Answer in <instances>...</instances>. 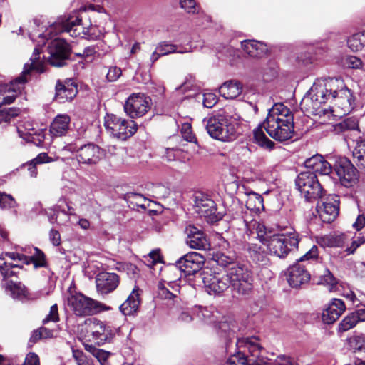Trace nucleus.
<instances>
[{
    "label": "nucleus",
    "instance_id": "f257e3e1",
    "mask_svg": "<svg viewBox=\"0 0 365 365\" xmlns=\"http://www.w3.org/2000/svg\"><path fill=\"white\" fill-rule=\"evenodd\" d=\"M329 101L340 108L343 115L352 110L351 91L341 78L317 80L304 96L300 106L305 112L319 114L325 111L322 106Z\"/></svg>",
    "mask_w": 365,
    "mask_h": 365
},
{
    "label": "nucleus",
    "instance_id": "f03ea898",
    "mask_svg": "<svg viewBox=\"0 0 365 365\" xmlns=\"http://www.w3.org/2000/svg\"><path fill=\"white\" fill-rule=\"evenodd\" d=\"M293 115L282 103H275L270 109L266 119L254 130L255 143L259 146L272 149L274 143L264 134L263 129L273 139L283 142L292 138L294 134Z\"/></svg>",
    "mask_w": 365,
    "mask_h": 365
},
{
    "label": "nucleus",
    "instance_id": "7ed1b4c3",
    "mask_svg": "<svg viewBox=\"0 0 365 365\" xmlns=\"http://www.w3.org/2000/svg\"><path fill=\"white\" fill-rule=\"evenodd\" d=\"M41 53L40 48L36 46L29 59L30 62L25 63L21 74L9 83L0 85V93L4 96L0 105L4 106L14 103L18 93L21 92L28 81L31 71H36L39 73L44 72L45 63L41 58Z\"/></svg>",
    "mask_w": 365,
    "mask_h": 365
},
{
    "label": "nucleus",
    "instance_id": "20e7f679",
    "mask_svg": "<svg viewBox=\"0 0 365 365\" xmlns=\"http://www.w3.org/2000/svg\"><path fill=\"white\" fill-rule=\"evenodd\" d=\"M92 29L91 23L88 26L82 24V17L80 16L79 11H75L66 16H61L51 26L49 29L43 33L38 34V36L41 39L38 44H44L45 40L53 31L55 34L66 32L73 37L82 36L85 38H93Z\"/></svg>",
    "mask_w": 365,
    "mask_h": 365
},
{
    "label": "nucleus",
    "instance_id": "39448f33",
    "mask_svg": "<svg viewBox=\"0 0 365 365\" xmlns=\"http://www.w3.org/2000/svg\"><path fill=\"white\" fill-rule=\"evenodd\" d=\"M236 346L240 351L227 360L228 365H266L260 358L262 346L257 336L239 339Z\"/></svg>",
    "mask_w": 365,
    "mask_h": 365
},
{
    "label": "nucleus",
    "instance_id": "423d86ee",
    "mask_svg": "<svg viewBox=\"0 0 365 365\" xmlns=\"http://www.w3.org/2000/svg\"><path fill=\"white\" fill-rule=\"evenodd\" d=\"M203 124L208 135L213 139L230 142L237 136L235 124L229 115L223 113L204 118Z\"/></svg>",
    "mask_w": 365,
    "mask_h": 365
},
{
    "label": "nucleus",
    "instance_id": "0eeeda50",
    "mask_svg": "<svg viewBox=\"0 0 365 365\" xmlns=\"http://www.w3.org/2000/svg\"><path fill=\"white\" fill-rule=\"evenodd\" d=\"M299 241V234L295 230H292L272 235L266 246L271 255L279 259H284L290 252L298 249Z\"/></svg>",
    "mask_w": 365,
    "mask_h": 365
},
{
    "label": "nucleus",
    "instance_id": "6e6552de",
    "mask_svg": "<svg viewBox=\"0 0 365 365\" xmlns=\"http://www.w3.org/2000/svg\"><path fill=\"white\" fill-rule=\"evenodd\" d=\"M227 274L234 297L249 294L253 288V278L246 267L234 264L228 269Z\"/></svg>",
    "mask_w": 365,
    "mask_h": 365
},
{
    "label": "nucleus",
    "instance_id": "1a4fd4ad",
    "mask_svg": "<svg viewBox=\"0 0 365 365\" xmlns=\"http://www.w3.org/2000/svg\"><path fill=\"white\" fill-rule=\"evenodd\" d=\"M104 124L108 132L120 140L130 138L138 129V125L134 120H126L114 114L108 115Z\"/></svg>",
    "mask_w": 365,
    "mask_h": 365
},
{
    "label": "nucleus",
    "instance_id": "9d476101",
    "mask_svg": "<svg viewBox=\"0 0 365 365\" xmlns=\"http://www.w3.org/2000/svg\"><path fill=\"white\" fill-rule=\"evenodd\" d=\"M295 184L297 190L307 201H312L322 197L324 191L322 187L317 175L311 171L300 173L295 180Z\"/></svg>",
    "mask_w": 365,
    "mask_h": 365
},
{
    "label": "nucleus",
    "instance_id": "9b49d317",
    "mask_svg": "<svg viewBox=\"0 0 365 365\" xmlns=\"http://www.w3.org/2000/svg\"><path fill=\"white\" fill-rule=\"evenodd\" d=\"M151 98L143 93L130 94L124 103V111L131 118L145 115L151 108Z\"/></svg>",
    "mask_w": 365,
    "mask_h": 365
},
{
    "label": "nucleus",
    "instance_id": "f8f14e48",
    "mask_svg": "<svg viewBox=\"0 0 365 365\" xmlns=\"http://www.w3.org/2000/svg\"><path fill=\"white\" fill-rule=\"evenodd\" d=\"M334 169L343 186L351 187L358 182V171L348 158H339L336 160Z\"/></svg>",
    "mask_w": 365,
    "mask_h": 365
},
{
    "label": "nucleus",
    "instance_id": "ddd939ff",
    "mask_svg": "<svg viewBox=\"0 0 365 365\" xmlns=\"http://www.w3.org/2000/svg\"><path fill=\"white\" fill-rule=\"evenodd\" d=\"M97 301L81 293L68 297V305L73 313L80 317L96 314Z\"/></svg>",
    "mask_w": 365,
    "mask_h": 365
},
{
    "label": "nucleus",
    "instance_id": "4468645a",
    "mask_svg": "<svg viewBox=\"0 0 365 365\" xmlns=\"http://www.w3.org/2000/svg\"><path fill=\"white\" fill-rule=\"evenodd\" d=\"M48 62L51 66L62 67L66 65L71 54V48L66 41L60 38L55 39L48 46Z\"/></svg>",
    "mask_w": 365,
    "mask_h": 365
},
{
    "label": "nucleus",
    "instance_id": "2eb2a0df",
    "mask_svg": "<svg viewBox=\"0 0 365 365\" xmlns=\"http://www.w3.org/2000/svg\"><path fill=\"white\" fill-rule=\"evenodd\" d=\"M195 207L196 212L207 219L208 222H214L220 219L216 212L215 201L203 192H197L195 195Z\"/></svg>",
    "mask_w": 365,
    "mask_h": 365
},
{
    "label": "nucleus",
    "instance_id": "dca6fc26",
    "mask_svg": "<svg viewBox=\"0 0 365 365\" xmlns=\"http://www.w3.org/2000/svg\"><path fill=\"white\" fill-rule=\"evenodd\" d=\"M204 262L205 258L202 255L191 252L181 257L174 267L184 273L185 276L193 275L202 269Z\"/></svg>",
    "mask_w": 365,
    "mask_h": 365
},
{
    "label": "nucleus",
    "instance_id": "f3484780",
    "mask_svg": "<svg viewBox=\"0 0 365 365\" xmlns=\"http://www.w3.org/2000/svg\"><path fill=\"white\" fill-rule=\"evenodd\" d=\"M317 212L321 220L326 223L333 222L339 215V198L338 195H329L318 202Z\"/></svg>",
    "mask_w": 365,
    "mask_h": 365
},
{
    "label": "nucleus",
    "instance_id": "a211bd4d",
    "mask_svg": "<svg viewBox=\"0 0 365 365\" xmlns=\"http://www.w3.org/2000/svg\"><path fill=\"white\" fill-rule=\"evenodd\" d=\"M93 327L91 336L93 340L98 344L110 342L120 329V327H113L108 323L96 319H93Z\"/></svg>",
    "mask_w": 365,
    "mask_h": 365
},
{
    "label": "nucleus",
    "instance_id": "6ab92c4d",
    "mask_svg": "<svg viewBox=\"0 0 365 365\" xmlns=\"http://www.w3.org/2000/svg\"><path fill=\"white\" fill-rule=\"evenodd\" d=\"M203 283L207 292L214 294H220L231 288L230 278L227 274H222L215 273L214 274H205L202 277Z\"/></svg>",
    "mask_w": 365,
    "mask_h": 365
},
{
    "label": "nucleus",
    "instance_id": "aec40b11",
    "mask_svg": "<svg viewBox=\"0 0 365 365\" xmlns=\"http://www.w3.org/2000/svg\"><path fill=\"white\" fill-rule=\"evenodd\" d=\"M119 283V276L115 273L101 272L96 277V290L101 294L113 292L118 287Z\"/></svg>",
    "mask_w": 365,
    "mask_h": 365
},
{
    "label": "nucleus",
    "instance_id": "412c9836",
    "mask_svg": "<svg viewBox=\"0 0 365 365\" xmlns=\"http://www.w3.org/2000/svg\"><path fill=\"white\" fill-rule=\"evenodd\" d=\"M102 155V150L93 143L81 145L77 150L76 158L79 163L83 164H96Z\"/></svg>",
    "mask_w": 365,
    "mask_h": 365
},
{
    "label": "nucleus",
    "instance_id": "4be33fe9",
    "mask_svg": "<svg viewBox=\"0 0 365 365\" xmlns=\"http://www.w3.org/2000/svg\"><path fill=\"white\" fill-rule=\"evenodd\" d=\"M287 281L292 288H299L307 284L310 280V274L299 263H296L288 269Z\"/></svg>",
    "mask_w": 365,
    "mask_h": 365
},
{
    "label": "nucleus",
    "instance_id": "5701e85b",
    "mask_svg": "<svg viewBox=\"0 0 365 365\" xmlns=\"http://www.w3.org/2000/svg\"><path fill=\"white\" fill-rule=\"evenodd\" d=\"M187 235L186 243L192 249L207 250L210 247L209 242L205 233L192 225H189L185 229Z\"/></svg>",
    "mask_w": 365,
    "mask_h": 365
},
{
    "label": "nucleus",
    "instance_id": "b1692460",
    "mask_svg": "<svg viewBox=\"0 0 365 365\" xmlns=\"http://www.w3.org/2000/svg\"><path fill=\"white\" fill-rule=\"evenodd\" d=\"M345 309L346 306L343 300L333 299L327 308L322 312V321L327 324H333L339 318Z\"/></svg>",
    "mask_w": 365,
    "mask_h": 365
},
{
    "label": "nucleus",
    "instance_id": "393cba45",
    "mask_svg": "<svg viewBox=\"0 0 365 365\" xmlns=\"http://www.w3.org/2000/svg\"><path fill=\"white\" fill-rule=\"evenodd\" d=\"M77 93V87L73 83L68 81L63 83L58 81L56 85L55 100L60 103H63L73 100Z\"/></svg>",
    "mask_w": 365,
    "mask_h": 365
},
{
    "label": "nucleus",
    "instance_id": "a878e982",
    "mask_svg": "<svg viewBox=\"0 0 365 365\" xmlns=\"http://www.w3.org/2000/svg\"><path fill=\"white\" fill-rule=\"evenodd\" d=\"M140 304V289L135 286L127 299L119 307V309L123 315L131 316L138 312Z\"/></svg>",
    "mask_w": 365,
    "mask_h": 365
},
{
    "label": "nucleus",
    "instance_id": "bb28decb",
    "mask_svg": "<svg viewBox=\"0 0 365 365\" xmlns=\"http://www.w3.org/2000/svg\"><path fill=\"white\" fill-rule=\"evenodd\" d=\"M70 117L66 114L58 115L50 125L49 133L51 137H61L65 135L69 128Z\"/></svg>",
    "mask_w": 365,
    "mask_h": 365
},
{
    "label": "nucleus",
    "instance_id": "cd10ccee",
    "mask_svg": "<svg viewBox=\"0 0 365 365\" xmlns=\"http://www.w3.org/2000/svg\"><path fill=\"white\" fill-rule=\"evenodd\" d=\"M243 222L247 230H250L252 228L255 229L257 232V238L261 243L267 245L269 237L272 236V235H271L270 232H268L267 231V228L264 225L252 219L250 220L247 217H245L243 219Z\"/></svg>",
    "mask_w": 365,
    "mask_h": 365
},
{
    "label": "nucleus",
    "instance_id": "c85d7f7f",
    "mask_svg": "<svg viewBox=\"0 0 365 365\" xmlns=\"http://www.w3.org/2000/svg\"><path fill=\"white\" fill-rule=\"evenodd\" d=\"M242 49L250 56L259 58L267 52V47L263 43L254 40H245L241 42Z\"/></svg>",
    "mask_w": 365,
    "mask_h": 365
},
{
    "label": "nucleus",
    "instance_id": "c756f323",
    "mask_svg": "<svg viewBox=\"0 0 365 365\" xmlns=\"http://www.w3.org/2000/svg\"><path fill=\"white\" fill-rule=\"evenodd\" d=\"M53 159L46 153H39L35 158L23 164L21 169H27L28 173L31 178H36L38 175L37 165L52 162Z\"/></svg>",
    "mask_w": 365,
    "mask_h": 365
},
{
    "label": "nucleus",
    "instance_id": "7c9ffc66",
    "mask_svg": "<svg viewBox=\"0 0 365 365\" xmlns=\"http://www.w3.org/2000/svg\"><path fill=\"white\" fill-rule=\"evenodd\" d=\"M242 91V86L238 81H230L224 83L220 87V93L226 99H234Z\"/></svg>",
    "mask_w": 365,
    "mask_h": 365
},
{
    "label": "nucleus",
    "instance_id": "2f4dec72",
    "mask_svg": "<svg viewBox=\"0 0 365 365\" xmlns=\"http://www.w3.org/2000/svg\"><path fill=\"white\" fill-rule=\"evenodd\" d=\"M317 243L322 247H342L345 244L344 235L329 234L317 238Z\"/></svg>",
    "mask_w": 365,
    "mask_h": 365
},
{
    "label": "nucleus",
    "instance_id": "473e14b6",
    "mask_svg": "<svg viewBox=\"0 0 365 365\" xmlns=\"http://www.w3.org/2000/svg\"><path fill=\"white\" fill-rule=\"evenodd\" d=\"M157 47L158 51H160V54H162L163 56L174 53H185L192 51V47L190 45V43H187L185 46H178L175 44L169 43L166 41H163L159 43Z\"/></svg>",
    "mask_w": 365,
    "mask_h": 365
},
{
    "label": "nucleus",
    "instance_id": "72a5a7b5",
    "mask_svg": "<svg viewBox=\"0 0 365 365\" xmlns=\"http://www.w3.org/2000/svg\"><path fill=\"white\" fill-rule=\"evenodd\" d=\"M247 250L250 255V257L256 263H265L266 252L264 248L258 243H249L247 245Z\"/></svg>",
    "mask_w": 365,
    "mask_h": 365
},
{
    "label": "nucleus",
    "instance_id": "f704fd0d",
    "mask_svg": "<svg viewBox=\"0 0 365 365\" xmlns=\"http://www.w3.org/2000/svg\"><path fill=\"white\" fill-rule=\"evenodd\" d=\"M352 156L357 166L365 170V139L357 141L352 151Z\"/></svg>",
    "mask_w": 365,
    "mask_h": 365
},
{
    "label": "nucleus",
    "instance_id": "c9c22d12",
    "mask_svg": "<svg viewBox=\"0 0 365 365\" xmlns=\"http://www.w3.org/2000/svg\"><path fill=\"white\" fill-rule=\"evenodd\" d=\"M19 136L27 141H31L37 146H43L45 144V133L43 130L39 131L38 133H31L29 132H24L19 127L16 128Z\"/></svg>",
    "mask_w": 365,
    "mask_h": 365
},
{
    "label": "nucleus",
    "instance_id": "e433bc0d",
    "mask_svg": "<svg viewBox=\"0 0 365 365\" xmlns=\"http://www.w3.org/2000/svg\"><path fill=\"white\" fill-rule=\"evenodd\" d=\"M364 45L365 31L354 34L347 39V46L354 52L361 51Z\"/></svg>",
    "mask_w": 365,
    "mask_h": 365
},
{
    "label": "nucleus",
    "instance_id": "4c0bfd02",
    "mask_svg": "<svg viewBox=\"0 0 365 365\" xmlns=\"http://www.w3.org/2000/svg\"><path fill=\"white\" fill-rule=\"evenodd\" d=\"M263 197L261 195L255 192H250L247 195L246 206L250 210L259 211L264 208Z\"/></svg>",
    "mask_w": 365,
    "mask_h": 365
},
{
    "label": "nucleus",
    "instance_id": "58836bf2",
    "mask_svg": "<svg viewBox=\"0 0 365 365\" xmlns=\"http://www.w3.org/2000/svg\"><path fill=\"white\" fill-rule=\"evenodd\" d=\"M194 312L200 319L203 320L206 323L212 324L216 322L217 317L215 315L213 308L196 307L194 309Z\"/></svg>",
    "mask_w": 365,
    "mask_h": 365
},
{
    "label": "nucleus",
    "instance_id": "ea45409f",
    "mask_svg": "<svg viewBox=\"0 0 365 365\" xmlns=\"http://www.w3.org/2000/svg\"><path fill=\"white\" fill-rule=\"evenodd\" d=\"M7 291L10 292L11 296L14 299H21L26 297V290L21 283L9 281L6 285Z\"/></svg>",
    "mask_w": 365,
    "mask_h": 365
},
{
    "label": "nucleus",
    "instance_id": "a19ab883",
    "mask_svg": "<svg viewBox=\"0 0 365 365\" xmlns=\"http://www.w3.org/2000/svg\"><path fill=\"white\" fill-rule=\"evenodd\" d=\"M86 351L92 354V355L97 359L101 365H108L107 359L110 355V353L103 349L96 348L93 345L86 344L85 346Z\"/></svg>",
    "mask_w": 365,
    "mask_h": 365
},
{
    "label": "nucleus",
    "instance_id": "79ce46f5",
    "mask_svg": "<svg viewBox=\"0 0 365 365\" xmlns=\"http://www.w3.org/2000/svg\"><path fill=\"white\" fill-rule=\"evenodd\" d=\"M234 324L227 320L219 322L217 324L218 333L221 337L230 339L235 336Z\"/></svg>",
    "mask_w": 365,
    "mask_h": 365
},
{
    "label": "nucleus",
    "instance_id": "37998d69",
    "mask_svg": "<svg viewBox=\"0 0 365 365\" xmlns=\"http://www.w3.org/2000/svg\"><path fill=\"white\" fill-rule=\"evenodd\" d=\"M20 109L16 107H4L0 105V124L9 123L13 118L19 115Z\"/></svg>",
    "mask_w": 365,
    "mask_h": 365
},
{
    "label": "nucleus",
    "instance_id": "c03bdc74",
    "mask_svg": "<svg viewBox=\"0 0 365 365\" xmlns=\"http://www.w3.org/2000/svg\"><path fill=\"white\" fill-rule=\"evenodd\" d=\"M359 122L358 120L354 117H350L344 119L341 122L339 123L335 126V130L338 131H346L358 130Z\"/></svg>",
    "mask_w": 365,
    "mask_h": 365
},
{
    "label": "nucleus",
    "instance_id": "a18cd8bd",
    "mask_svg": "<svg viewBox=\"0 0 365 365\" xmlns=\"http://www.w3.org/2000/svg\"><path fill=\"white\" fill-rule=\"evenodd\" d=\"M28 259L36 268L43 267L46 264L45 255L37 247H34V253L31 257H28Z\"/></svg>",
    "mask_w": 365,
    "mask_h": 365
},
{
    "label": "nucleus",
    "instance_id": "49530a36",
    "mask_svg": "<svg viewBox=\"0 0 365 365\" xmlns=\"http://www.w3.org/2000/svg\"><path fill=\"white\" fill-rule=\"evenodd\" d=\"M319 283L327 285L329 290L331 291L336 288L338 280L329 270L326 269L324 273L320 277Z\"/></svg>",
    "mask_w": 365,
    "mask_h": 365
},
{
    "label": "nucleus",
    "instance_id": "de8ad7c7",
    "mask_svg": "<svg viewBox=\"0 0 365 365\" xmlns=\"http://www.w3.org/2000/svg\"><path fill=\"white\" fill-rule=\"evenodd\" d=\"M358 323V321L354 314L351 312L347 315L339 324V329L340 331H346L354 327Z\"/></svg>",
    "mask_w": 365,
    "mask_h": 365
},
{
    "label": "nucleus",
    "instance_id": "09e8293b",
    "mask_svg": "<svg viewBox=\"0 0 365 365\" xmlns=\"http://www.w3.org/2000/svg\"><path fill=\"white\" fill-rule=\"evenodd\" d=\"M197 98L198 101L202 100L203 106L206 108H212L217 102V98L215 94L212 93H207L203 94H197Z\"/></svg>",
    "mask_w": 365,
    "mask_h": 365
},
{
    "label": "nucleus",
    "instance_id": "8fccbe9b",
    "mask_svg": "<svg viewBox=\"0 0 365 365\" xmlns=\"http://www.w3.org/2000/svg\"><path fill=\"white\" fill-rule=\"evenodd\" d=\"M125 198L128 202L145 209V206L143 204L145 201V198L141 194L129 192L125 195Z\"/></svg>",
    "mask_w": 365,
    "mask_h": 365
},
{
    "label": "nucleus",
    "instance_id": "3c124183",
    "mask_svg": "<svg viewBox=\"0 0 365 365\" xmlns=\"http://www.w3.org/2000/svg\"><path fill=\"white\" fill-rule=\"evenodd\" d=\"M350 345L355 351H364L365 334H360L351 337L350 339Z\"/></svg>",
    "mask_w": 365,
    "mask_h": 365
},
{
    "label": "nucleus",
    "instance_id": "603ef678",
    "mask_svg": "<svg viewBox=\"0 0 365 365\" xmlns=\"http://www.w3.org/2000/svg\"><path fill=\"white\" fill-rule=\"evenodd\" d=\"M72 354L78 365H93L92 360L88 359L82 351L73 349Z\"/></svg>",
    "mask_w": 365,
    "mask_h": 365
},
{
    "label": "nucleus",
    "instance_id": "864d4df0",
    "mask_svg": "<svg viewBox=\"0 0 365 365\" xmlns=\"http://www.w3.org/2000/svg\"><path fill=\"white\" fill-rule=\"evenodd\" d=\"M319 258V250L317 246L313 245L309 251L302 255L299 259L297 263L304 261H317Z\"/></svg>",
    "mask_w": 365,
    "mask_h": 365
},
{
    "label": "nucleus",
    "instance_id": "5fc2aeb1",
    "mask_svg": "<svg viewBox=\"0 0 365 365\" xmlns=\"http://www.w3.org/2000/svg\"><path fill=\"white\" fill-rule=\"evenodd\" d=\"M16 201L11 195L4 192H0V207L1 209H9L16 206Z\"/></svg>",
    "mask_w": 365,
    "mask_h": 365
},
{
    "label": "nucleus",
    "instance_id": "6e6d98bb",
    "mask_svg": "<svg viewBox=\"0 0 365 365\" xmlns=\"http://www.w3.org/2000/svg\"><path fill=\"white\" fill-rule=\"evenodd\" d=\"M317 165V166L316 168L313 171H311L314 174L319 173L321 175H327L330 174L332 171L331 165L329 163L325 160L324 158L323 160H320V162Z\"/></svg>",
    "mask_w": 365,
    "mask_h": 365
},
{
    "label": "nucleus",
    "instance_id": "4d7b16f0",
    "mask_svg": "<svg viewBox=\"0 0 365 365\" xmlns=\"http://www.w3.org/2000/svg\"><path fill=\"white\" fill-rule=\"evenodd\" d=\"M63 204L66 205V209H62L63 213L67 215H75V209L72 206V202L69 197H66L65 196L61 197L58 200V206L61 207Z\"/></svg>",
    "mask_w": 365,
    "mask_h": 365
},
{
    "label": "nucleus",
    "instance_id": "13d9d810",
    "mask_svg": "<svg viewBox=\"0 0 365 365\" xmlns=\"http://www.w3.org/2000/svg\"><path fill=\"white\" fill-rule=\"evenodd\" d=\"M58 321L59 315L58 311V306L56 304H55L51 307L49 313L43 319V324H46L50 322H58Z\"/></svg>",
    "mask_w": 365,
    "mask_h": 365
},
{
    "label": "nucleus",
    "instance_id": "bf43d9fd",
    "mask_svg": "<svg viewBox=\"0 0 365 365\" xmlns=\"http://www.w3.org/2000/svg\"><path fill=\"white\" fill-rule=\"evenodd\" d=\"M180 4L182 9H185L187 13L195 14L198 12V6L195 0H180Z\"/></svg>",
    "mask_w": 365,
    "mask_h": 365
},
{
    "label": "nucleus",
    "instance_id": "052dcab7",
    "mask_svg": "<svg viewBox=\"0 0 365 365\" xmlns=\"http://www.w3.org/2000/svg\"><path fill=\"white\" fill-rule=\"evenodd\" d=\"M216 262L217 264L220 267H226L228 266L231 267L234 265V257L233 256H227L225 254H220L216 256Z\"/></svg>",
    "mask_w": 365,
    "mask_h": 365
},
{
    "label": "nucleus",
    "instance_id": "680f3d73",
    "mask_svg": "<svg viewBox=\"0 0 365 365\" xmlns=\"http://www.w3.org/2000/svg\"><path fill=\"white\" fill-rule=\"evenodd\" d=\"M97 54V49L95 46H88L86 47L82 53H77L76 55L81 57H83L87 61H92L95 56Z\"/></svg>",
    "mask_w": 365,
    "mask_h": 365
},
{
    "label": "nucleus",
    "instance_id": "e2e57ef3",
    "mask_svg": "<svg viewBox=\"0 0 365 365\" xmlns=\"http://www.w3.org/2000/svg\"><path fill=\"white\" fill-rule=\"evenodd\" d=\"M4 255L14 262H21L22 264H30V262L28 259V257L24 254L14 252H5Z\"/></svg>",
    "mask_w": 365,
    "mask_h": 365
},
{
    "label": "nucleus",
    "instance_id": "0e129e2a",
    "mask_svg": "<svg viewBox=\"0 0 365 365\" xmlns=\"http://www.w3.org/2000/svg\"><path fill=\"white\" fill-rule=\"evenodd\" d=\"M322 160L323 156L321 155H314L305 160L304 166L309 170V171H313L317 166V165Z\"/></svg>",
    "mask_w": 365,
    "mask_h": 365
},
{
    "label": "nucleus",
    "instance_id": "69168bd1",
    "mask_svg": "<svg viewBox=\"0 0 365 365\" xmlns=\"http://www.w3.org/2000/svg\"><path fill=\"white\" fill-rule=\"evenodd\" d=\"M122 75V70L117 66H111L106 74V78L110 82L117 81Z\"/></svg>",
    "mask_w": 365,
    "mask_h": 365
},
{
    "label": "nucleus",
    "instance_id": "338daca9",
    "mask_svg": "<svg viewBox=\"0 0 365 365\" xmlns=\"http://www.w3.org/2000/svg\"><path fill=\"white\" fill-rule=\"evenodd\" d=\"M181 133L185 140L188 142H193L195 140V137L192 134L191 125L190 124H183L182 126Z\"/></svg>",
    "mask_w": 365,
    "mask_h": 365
},
{
    "label": "nucleus",
    "instance_id": "774afa93",
    "mask_svg": "<svg viewBox=\"0 0 365 365\" xmlns=\"http://www.w3.org/2000/svg\"><path fill=\"white\" fill-rule=\"evenodd\" d=\"M22 365H40L38 356L34 352H29Z\"/></svg>",
    "mask_w": 365,
    "mask_h": 365
}]
</instances>
